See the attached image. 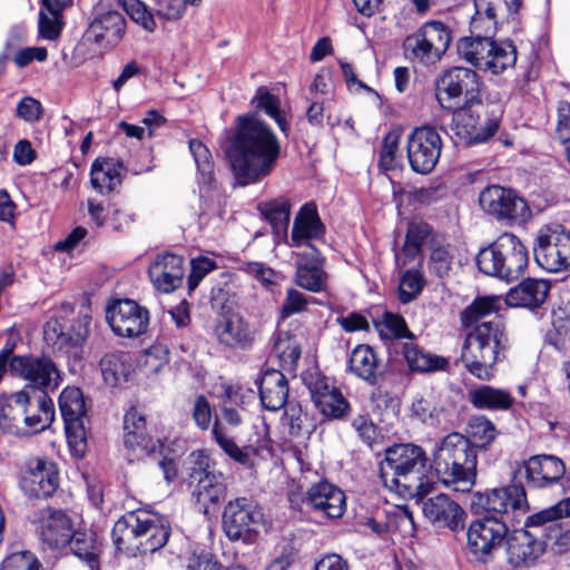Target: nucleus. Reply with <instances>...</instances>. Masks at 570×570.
<instances>
[{
    "mask_svg": "<svg viewBox=\"0 0 570 570\" xmlns=\"http://www.w3.org/2000/svg\"><path fill=\"white\" fill-rule=\"evenodd\" d=\"M498 308L499 299L485 296L474 299L461 313V323L464 327L476 323L465 337L461 361L466 371L481 381H490L494 377V366L508 344L504 325L499 316L488 322H480L483 317L495 313Z\"/></svg>",
    "mask_w": 570,
    "mask_h": 570,
    "instance_id": "1",
    "label": "nucleus"
},
{
    "mask_svg": "<svg viewBox=\"0 0 570 570\" xmlns=\"http://www.w3.org/2000/svg\"><path fill=\"white\" fill-rule=\"evenodd\" d=\"M238 121L228 157L238 185L246 186L272 173L281 155V145L271 128L255 116H240Z\"/></svg>",
    "mask_w": 570,
    "mask_h": 570,
    "instance_id": "2",
    "label": "nucleus"
},
{
    "mask_svg": "<svg viewBox=\"0 0 570 570\" xmlns=\"http://www.w3.org/2000/svg\"><path fill=\"white\" fill-rule=\"evenodd\" d=\"M425 451L413 443L394 444L386 449L380 472L386 485L404 497L423 498L433 489L426 475Z\"/></svg>",
    "mask_w": 570,
    "mask_h": 570,
    "instance_id": "3",
    "label": "nucleus"
},
{
    "mask_svg": "<svg viewBox=\"0 0 570 570\" xmlns=\"http://www.w3.org/2000/svg\"><path fill=\"white\" fill-rule=\"evenodd\" d=\"M478 455L463 434L445 435L433 450V465L440 481L456 492H470L475 484Z\"/></svg>",
    "mask_w": 570,
    "mask_h": 570,
    "instance_id": "4",
    "label": "nucleus"
},
{
    "mask_svg": "<svg viewBox=\"0 0 570 570\" xmlns=\"http://www.w3.org/2000/svg\"><path fill=\"white\" fill-rule=\"evenodd\" d=\"M529 255L522 242L511 233H503L488 247L480 249L475 263L479 271L505 282L518 281L524 273Z\"/></svg>",
    "mask_w": 570,
    "mask_h": 570,
    "instance_id": "5",
    "label": "nucleus"
},
{
    "mask_svg": "<svg viewBox=\"0 0 570 570\" xmlns=\"http://www.w3.org/2000/svg\"><path fill=\"white\" fill-rule=\"evenodd\" d=\"M429 248V269L438 277L449 275L455 258V247L446 236L423 222L412 220L407 225L403 252L407 258L414 259L422 253V246Z\"/></svg>",
    "mask_w": 570,
    "mask_h": 570,
    "instance_id": "6",
    "label": "nucleus"
},
{
    "mask_svg": "<svg viewBox=\"0 0 570 570\" xmlns=\"http://www.w3.org/2000/svg\"><path fill=\"white\" fill-rule=\"evenodd\" d=\"M456 47L466 62L494 75L512 68L517 61V48L511 41L498 43L492 37H463Z\"/></svg>",
    "mask_w": 570,
    "mask_h": 570,
    "instance_id": "7",
    "label": "nucleus"
},
{
    "mask_svg": "<svg viewBox=\"0 0 570 570\" xmlns=\"http://www.w3.org/2000/svg\"><path fill=\"white\" fill-rule=\"evenodd\" d=\"M452 42V31L443 22L431 20L403 40L406 58L424 66L439 62Z\"/></svg>",
    "mask_w": 570,
    "mask_h": 570,
    "instance_id": "8",
    "label": "nucleus"
},
{
    "mask_svg": "<svg viewBox=\"0 0 570 570\" xmlns=\"http://www.w3.org/2000/svg\"><path fill=\"white\" fill-rule=\"evenodd\" d=\"M480 81L475 71L454 67L436 81L435 97L443 109L456 111L479 101Z\"/></svg>",
    "mask_w": 570,
    "mask_h": 570,
    "instance_id": "9",
    "label": "nucleus"
},
{
    "mask_svg": "<svg viewBox=\"0 0 570 570\" xmlns=\"http://www.w3.org/2000/svg\"><path fill=\"white\" fill-rule=\"evenodd\" d=\"M264 514L250 498L239 497L227 502L222 515L223 530L228 540L254 543L263 525Z\"/></svg>",
    "mask_w": 570,
    "mask_h": 570,
    "instance_id": "10",
    "label": "nucleus"
},
{
    "mask_svg": "<svg viewBox=\"0 0 570 570\" xmlns=\"http://www.w3.org/2000/svg\"><path fill=\"white\" fill-rule=\"evenodd\" d=\"M534 261L549 273L564 272L570 267V232L561 225H546L533 242Z\"/></svg>",
    "mask_w": 570,
    "mask_h": 570,
    "instance_id": "11",
    "label": "nucleus"
},
{
    "mask_svg": "<svg viewBox=\"0 0 570 570\" xmlns=\"http://www.w3.org/2000/svg\"><path fill=\"white\" fill-rule=\"evenodd\" d=\"M73 313V305L62 303L59 309L45 323L43 340L59 350L63 347L80 346L89 335L91 316L88 313H79L72 323H66V318Z\"/></svg>",
    "mask_w": 570,
    "mask_h": 570,
    "instance_id": "12",
    "label": "nucleus"
},
{
    "mask_svg": "<svg viewBox=\"0 0 570 570\" xmlns=\"http://www.w3.org/2000/svg\"><path fill=\"white\" fill-rule=\"evenodd\" d=\"M568 517H570V498L529 515L524 525L544 527L547 544H550L556 553H564L570 551V522L560 520Z\"/></svg>",
    "mask_w": 570,
    "mask_h": 570,
    "instance_id": "13",
    "label": "nucleus"
},
{
    "mask_svg": "<svg viewBox=\"0 0 570 570\" xmlns=\"http://www.w3.org/2000/svg\"><path fill=\"white\" fill-rule=\"evenodd\" d=\"M31 397L26 390L10 395H0V429L23 438L36 433V412L31 410Z\"/></svg>",
    "mask_w": 570,
    "mask_h": 570,
    "instance_id": "14",
    "label": "nucleus"
},
{
    "mask_svg": "<svg viewBox=\"0 0 570 570\" xmlns=\"http://www.w3.org/2000/svg\"><path fill=\"white\" fill-rule=\"evenodd\" d=\"M106 321L115 335L134 338L147 332L149 312L132 299H115L106 307Z\"/></svg>",
    "mask_w": 570,
    "mask_h": 570,
    "instance_id": "15",
    "label": "nucleus"
},
{
    "mask_svg": "<svg viewBox=\"0 0 570 570\" xmlns=\"http://www.w3.org/2000/svg\"><path fill=\"white\" fill-rule=\"evenodd\" d=\"M481 208L498 220L517 223L529 216L525 200L510 188L499 185L485 187L479 196Z\"/></svg>",
    "mask_w": 570,
    "mask_h": 570,
    "instance_id": "16",
    "label": "nucleus"
},
{
    "mask_svg": "<svg viewBox=\"0 0 570 570\" xmlns=\"http://www.w3.org/2000/svg\"><path fill=\"white\" fill-rule=\"evenodd\" d=\"M508 534L505 522L491 517L473 521L468 529V550L479 562L487 563Z\"/></svg>",
    "mask_w": 570,
    "mask_h": 570,
    "instance_id": "17",
    "label": "nucleus"
},
{
    "mask_svg": "<svg viewBox=\"0 0 570 570\" xmlns=\"http://www.w3.org/2000/svg\"><path fill=\"white\" fill-rule=\"evenodd\" d=\"M442 140L435 128H415L407 138V158L411 168L419 174L431 173L440 158Z\"/></svg>",
    "mask_w": 570,
    "mask_h": 570,
    "instance_id": "18",
    "label": "nucleus"
},
{
    "mask_svg": "<svg viewBox=\"0 0 570 570\" xmlns=\"http://www.w3.org/2000/svg\"><path fill=\"white\" fill-rule=\"evenodd\" d=\"M190 476L197 481L193 490V498L204 513L208 512L210 504L215 505L225 499V478L223 473L209 470V458L203 451L196 454Z\"/></svg>",
    "mask_w": 570,
    "mask_h": 570,
    "instance_id": "19",
    "label": "nucleus"
},
{
    "mask_svg": "<svg viewBox=\"0 0 570 570\" xmlns=\"http://www.w3.org/2000/svg\"><path fill=\"white\" fill-rule=\"evenodd\" d=\"M302 503L312 512L327 519L341 518L346 509L344 492L326 480L312 484L304 493Z\"/></svg>",
    "mask_w": 570,
    "mask_h": 570,
    "instance_id": "20",
    "label": "nucleus"
},
{
    "mask_svg": "<svg viewBox=\"0 0 570 570\" xmlns=\"http://www.w3.org/2000/svg\"><path fill=\"white\" fill-rule=\"evenodd\" d=\"M521 7L522 0H474L470 37H492L497 31L499 12L507 10L508 17L513 18Z\"/></svg>",
    "mask_w": 570,
    "mask_h": 570,
    "instance_id": "21",
    "label": "nucleus"
},
{
    "mask_svg": "<svg viewBox=\"0 0 570 570\" xmlns=\"http://www.w3.org/2000/svg\"><path fill=\"white\" fill-rule=\"evenodd\" d=\"M475 504L495 514L525 513L529 510L524 487L517 483L479 493Z\"/></svg>",
    "mask_w": 570,
    "mask_h": 570,
    "instance_id": "22",
    "label": "nucleus"
},
{
    "mask_svg": "<svg viewBox=\"0 0 570 570\" xmlns=\"http://www.w3.org/2000/svg\"><path fill=\"white\" fill-rule=\"evenodd\" d=\"M505 539L507 560L514 568H529L544 553L547 543L524 529L508 533Z\"/></svg>",
    "mask_w": 570,
    "mask_h": 570,
    "instance_id": "23",
    "label": "nucleus"
},
{
    "mask_svg": "<svg viewBox=\"0 0 570 570\" xmlns=\"http://www.w3.org/2000/svg\"><path fill=\"white\" fill-rule=\"evenodd\" d=\"M213 333L219 344L229 348L246 350L255 341V333L248 322L233 312L222 313L216 320Z\"/></svg>",
    "mask_w": 570,
    "mask_h": 570,
    "instance_id": "24",
    "label": "nucleus"
},
{
    "mask_svg": "<svg viewBox=\"0 0 570 570\" xmlns=\"http://www.w3.org/2000/svg\"><path fill=\"white\" fill-rule=\"evenodd\" d=\"M454 116L453 130L465 145L483 142L494 136L499 128L497 118L481 119L470 107L459 109Z\"/></svg>",
    "mask_w": 570,
    "mask_h": 570,
    "instance_id": "25",
    "label": "nucleus"
},
{
    "mask_svg": "<svg viewBox=\"0 0 570 570\" xmlns=\"http://www.w3.org/2000/svg\"><path fill=\"white\" fill-rule=\"evenodd\" d=\"M324 235L325 226L318 216L316 205L306 203L296 214L291 238L286 243L289 247L304 246L305 250H309L312 242L323 239Z\"/></svg>",
    "mask_w": 570,
    "mask_h": 570,
    "instance_id": "26",
    "label": "nucleus"
},
{
    "mask_svg": "<svg viewBox=\"0 0 570 570\" xmlns=\"http://www.w3.org/2000/svg\"><path fill=\"white\" fill-rule=\"evenodd\" d=\"M525 479L529 485L538 489L559 482L564 473L563 461L552 454H538L523 462Z\"/></svg>",
    "mask_w": 570,
    "mask_h": 570,
    "instance_id": "27",
    "label": "nucleus"
},
{
    "mask_svg": "<svg viewBox=\"0 0 570 570\" xmlns=\"http://www.w3.org/2000/svg\"><path fill=\"white\" fill-rule=\"evenodd\" d=\"M148 274L153 285L159 292L171 293L183 283L184 258L171 253L157 255L148 268Z\"/></svg>",
    "mask_w": 570,
    "mask_h": 570,
    "instance_id": "28",
    "label": "nucleus"
},
{
    "mask_svg": "<svg viewBox=\"0 0 570 570\" xmlns=\"http://www.w3.org/2000/svg\"><path fill=\"white\" fill-rule=\"evenodd\" d=\"M422 500V511L424 517L438 527H445L452 531L463 528L465 517L464 510L448 494L438 495Z\"/></svg>",
    "mask_w": 570,
    "mask_h": 570,
    "instance_id": "29",
    "label": "nucleus"
},
{
    "mask_svg": "<svg viewBox=\"0 0 570 570\" xmlns=\"http://www.w3.org/2000/svg\"><path fill=\"white\" fill-rule=\"evenodd\" d=\"M327 274L323 268V258L315 246L297 253L295 283L297 286L320 293L325 289Z\"/></svg>",
    "mask_w": 570,
    "mask_h": 570,
    "instance_id": "30",
    "label": "nucleus"
},
{
    "mask_svg": "<svg viewBox=\"0 0 570 570\" xmlns=\"http://www.w3.org/2000/svg\"><path fill=\"white\" fill-rule=\"evenodd\" d=\"M73 0H41L38 12V36L45 40L56 41L60 38L66 24L65 10L72 6Z\"/></svg>",
    "mask_w": 570,
    "mask_h": 570,
    "instance_id": "31",
    "label": "nucleus"
},
{
    "mask_svg": "<svg viewBox=\"0 0 570 570\" xmlns=\"http://www.w3.org/2000/svg\"><path fill=\"white\" fill-rule=\"evenodd\" d=\"M126 19L119 11L109 10L98 14L89 24L86 32L89 39L97 43L116 46L125 35Z\"/></svg>",
    "mask_w": 570,
    "mask_h": 570,
    "instance_id": "32",
    "label": "nucleus"
},
{
    "mask_svg": "<svg viewBox=\"0 0 570 570\" xmlns=\"http://www.w3.org/2000/svg\"><path fill=\"white\" fill-rule=\"evenodd\" d=\"M41 538L50 548L66 546L72 533L71 521L61 509H47L41 515Z\"/></svg>",
    "mask_w": 570,
    "mask_h": 570,
    "instance_id": "33",
    "label": "nucleus"
},
{
    "mask_svg": "<svg viewBox=\"0 0 570 570\" xmlns=\"http://www.w3.org/2000/svg\"><path fill=\"white\" fill-rule=\"evenodd\" d=\"M262 405L269 411L281 410L288 397L286 376L277 370H266L258 381Z\"/></svg>",
    "mask_w": 570,
    "mask_h": 570,
    "instance_id": "34",
    "label": "nucleus"
},
{
    "mask_svg": "<svg viewBox=\"0 0 570 570\" xmlns=\"http://www.w3.org/2000/svg\"><path fill=\"white\" fill-rule=\"evenodd\" d=\"M146 521L140 519V510L128 512L121 517L114 525L111 537L118 551H125L130 554L139 552V532L140 527Z\"/></svg>",
    "mask_w": 570,
    "mask_h": 570,
    "instance_id": "35",
    "label": "nucleus"
},
{
    "mask_svg": "<svg viewBox=\"0 0 570 570\" xmlns=\"http://www.w3.org/2000/svg\"><path fill=\"white\" fill-rule=\"evenodd\" d=\"M140 519L146 523L140 527L139 553H153L168 541L170 529L163 519L149 511L140 510Z\"/></svg>",
    "mask_w": 570,
    "mask_h": 570,
    "instance_id": "36",
    "label": "nucleus"
},
{
    "mask_svg": "<svg viewBox=\"0 0 570 570\" xmlns=\"http://www.w3.org/2000/svg\"><path fill=\"white\" fill-rule=\"evenodd\" d=\"M550 284L543 279L528 278L507 294V303L510 306L538 307L547 298Z\"/></svg>",
    "mask_w": 570,
    "mask_h": 570,
    "instance_id": "37",
    "label": "nucleus"
},
{
    "mask_svg": "<svg viewBox=\"0 0 570 570\" xmlns=\"http://www.w3.org/2000/svg\"><path fill=\"white\" fill-rule=\"evenodd\" d=\"M468 400L475 409L489 411H507L514 403V399L509 391L491 385H480L470 390Z\"/></svg>",
    "mask_w": 570,
    "mask_h": 570,
    "instance_id": "38",
    "label": "nucleus"
},
{
    "mask_svg": "<svg viewBox=\"0 0 570 570\" xmlns=\"http://www.w3.org/2000/svg\"><path fill=\"white\" fill-rule=\"evenodd\" d=\"M401 352L411 372L431 373L446 370L449 366L446 358L432 354L412 342L404 343Z\"/></svg>",
    "mask_w": 570,
    "mask_h": 570,
    "instance_id": "39",
    "label": "nucleus"
},
{
    "mask_svg": "<svg viewBox=\"0 0 570 570\" xmlns=\"http://www.w3.org/2000/svg\"><path fill=\"white\" fill-rule=\"evenodd\" d=\"M90 183L101 194L112 191L121 183L120 165L112 158H97L91 165Z\"/></svg>",
    "mask_w": 570,
    "mask_h": 570,
    "instance_id": "40",
    "label": "nucleus"
},
{
    "mask_svg": "<svg viewBox=\"0 0 570 570\" xmlns=\"http://www.w3.org/2000/svg\"><path fill=\"white\" fill-rule=\"evenodd\" d=\"M379 361L376 353L368 345H357L348 360L350 371L370 384L376 383Z\"/></svg>",
    "mask_w": 570,
    "mask_h": 570,
    "instance_id": "41",
    "label": "nucleus"
},
{
    "mask_svg": "<svg viewBox=\"0 0 570 570\" xmlns=\"http://www.w3.org/2000/svg\"><path fill=\"white\" fill-rule=\"evenodd\" d=\"M291 208L289 199L284 196L258 205L259 213L271 224L275 234H283L284 236L287 234L289 225Z\"/></svg>",
    "mask_w": 570,
    "mask_h": 570,
    "instance_id": "42",
    "label": "nucleus"
},
{
    "mask_svg": "<svg viewBox=\"0 0 570 570\" xmlns=\"http://www.w3.org/2000/svg\"><path fill=\"white\" fill-rule=\"evenodd\" d=\"M212 433L216 443L224 453L239 464L249 465L252 463V458L257 455L259 452V448L253 444H248L243 448L238 446L235 441L227 435L225 429L218 421L214 423Z\"/></svg>",
    "mask_w": 570,
    "mask_h": 570,
    "instance_id": "43",
    "label": "nucleus"
},
{
    "mask_svg": "<svg viewBox=\"0 0 570 570\" xmlns=\"http://www.w3.org/2000/svg\"><path fill=\"white\" fill-rule=\"evenodd\" d=\"M129 356L125 352H110L105 354L99 366L105 382L110 386L118 385L127 380L129 373Z\"/></svg>",
    "mask_w": 570,
    "mask_h": 570,
    "instance_id": "44",
    "label": "nucleus"
},
{
    "mask_svg": "<svg viewBox=\"0 0 570 570\" xmlns=\"http://www.w3.org/2000/svg\"><path fill=\"white\" fill-rule=\"evenodd\" d=\"M68 543L75 556L86 561L91 569L98 566L100 546L94 532L76 531Z\"/></svg>",
    "mask_w": 570,
    "mask_h": 570,
    "instance_id": "45",
    "label": "nucleus"
},
{
    "mask_svg": "<svg viewBox=\"0 0 570 570\" xmlns=\"http://www.w3.org/2000/svg\"><path fill=\"white\" fill-rule=\"evenodd\" d=\"M124 445L126 449V456L129 462L142 460L147 456L154 455L161 449L159 440H154L146 433H128L124 434Z\"/></svg>",
    "mask_w": 570,
    "mask_h": 570,
    "instance_id": "46",
    "label": "nucleus"
},
{
    "mask_svg": "<svg viewBox=\"0 0 570 570\" xmlns=\"http://www.w3.org/2000/svg\"><path fill=\"white\" fill-rule=\"evenodd\" d=\"M466 433L473 448L487 449L497 436L494 424L484 415H475L469 420Z\"/></svg>",
    "mask_w": 570,
    "mask_h": 570,
    "instance_id": "47",
    "label": "nucleus"
},
{
    "mask_svg": "<svg viewBox=\"0 0 570 570\" xmlns=\"http://www.w3.org/2000/svg\"><path fill=\"white\" fill-rule=\"evenodd\" d=\"M59 405L65 422L83 420L87 409L82 392L78 387H67L59 396Z\"/></svg>",
    "mask_w": 570,
    "mask_h": 570,
    "instance_id": "48",
    "label": "nucleus"
},
{
    "mask_svg": "<svg viewBox=\"0 0 570 570\" xmlns=\"http://www.w3.org/2000/svg\"><path fill=\"white\" fill-rule=\"evenodd\" d=\"M315 407L328 419L340 420L345 417L350 412V403L337 389L320 400L313 402Z\"/></svg>",
    "mask_w": 570,
    "mask_h": 570,
    "instance_id": "49",
    "label": "nucleus"
},
{
    "mask_svg": "<svg viewBox=\"0 0 570 570\" xmlns=\"http://www.w3.org/2000/svg\"><path fill=\"white\" fill-rule=\"evenodd\" d=\"M253 101L256 102L258 109L264 110L266 115L276 121L283 132H286L287 121L279 109L281 102L276 96L272 95L267 88L259 87Z\"/></svg>",
    "mask_w": 570,
    "mask_h": 570,
    "instance_id": "50",
    "label": "nucleus"
},
{
    "mask_svg": "<svg viewBox=\"0 0 570 570\" xmlns=\"http://www.w3.org/2000/svg\"><path fill=\"white\" fill-rule=\"evenodd\" d=\"M59 487V471L53 462L38 459V498L51 497Z\"/></svg>",
    "mask_w": 570,
    "mask_h": 570,
    "instance_id": "51",
    "label": "nucleus"
},
{
    "mask_svg": "<svg viewBox=\"0 0 570 570\" xmlns=\"http://www.w3.org/2000/svg\"><path fill=\"white\" fill-rule=\"evenodd\" d=\"M375 327L381 336L386 338H412L413 334L407 328L404 318L397 314L384 313L381 321H375Z\"/></svg>",
    "mask_w": 570,
    "mask_h": 570,
    "instance_id": "52",
    "label": "nucleus"
},
{
    "mask_svg": "<svg viewBox=\"0 0 570 570\" xmlns=\"http://www.w3.org/2000/svg\"><path fill=\"white\" fill-rule=\"evenodd\" d=\"M273 353L283 364L294 366L301 356V348L295 338L287 333H278L274 341Z\"/></svg>",
    "mask_w": 570,
    "mask_h": 570,
    "instance_id": "53",
    "label": "nucleus"
},
{
    "mask_svg": "<svg viewBox=\"0 0 570 570\" xmlns=\"http://www.w3.org/2000/svg\"><path fill=\"white\" fill-rule=\"evenodd\" d=\"M189 149L194 156L196 166L204 184L210 185L214 180V164L209 149L198 139L189 141Z\"/></svg>",
    "mask_w": 570,
    "mask_h": 570,
    "instance_id": "54",
    "label": "nucleus"
},
{
    "mask_svg": "<svg viewBox=\"0 0 570 570\" xmlns=\"http://www.w3.org/2000/svg\"><path fill=\"white\" fill-rule=\"evenodd\" d=\"M302 379L309 391L312 402L320 400L327 394L331 395L332 392L337 390L331 380L317 368L307 371Z\"/></svg>",
    "mask_w": 570,
    "mask_h": 570,
    "instance_id": "55",
    "label": "nucleus"
},
{
    "mask_svg": "<svg viewBox=\"0 0 570 570\" xmlns=\"http://www.w3.org/2000/svg\"><path fill=\"white\" fill-rule=\"evenodd\" d=\"M424 278L420 271L409 269L401 278L399 286V299L403 303H410L423 289Z\"/></svg>",
    "mask_w": 570,
    "mask_h": 570,
    "instance_id": "56",
    "label": "nucleus"
},
{
    "mask_svg": "<svg viewBox=\"0 0 570 570\" xmlns=\"http://www.w3.org/2000/svg\"><path fill=\"white\" fill-rule=\"evenodd\" d=\"M131 20L141 26L146 31L154 32L156 30V21L147 6L140 0H119Z\"/></svg>",
    "mask_w": 570,
    "mask_h": 570,
    "instance_id": "57",
    "label": "nucleus"
},
{
    "mask_svg": "<svg viewBox=\"0 0 570 570\" xmlns=\"http://www.w3.org/2000/svg\"><path fill=\"white\" fill-rule=\"evenodd\" d=\"M68 444L77 458H82L86 452L87 432L83 420L65 422Z\"/></svg>",
    "mask_w": 570,
    "mask_h": 570,
    "instance_id": "58",
    "label": "nucleus"
},
{
    "mask_svg": "<svg viewBox=\"0 0 570 570\" xmlns=\"http://www.w3.org/2000/svg\"><path fill=\"white\" fill-rule=\"evenodd\" d=\"M38 390L43 389L47 393L48 391H53L58 387L60 381V374L55 365V363L46 357L38 358Z\"/></svg>",
    "mask_w": 570,
    "mask_h": 570,
    "instance_id": "59",
    "label": "nucleus"
},
{
    "mask_svg": "<svg viewBox=\"0 0 570 570\" xmlns=\"http://www.w3.org/2000/svg\"><path fill=\"white\" fill-rule=\"evenodd\" d=\"M308 416L299 404L289 402L284 413V424L289 429V433L293 436H298L303 433L306 428Z\"/></svg>",
    "mask_w": 570,
    "mask_h": 570,
    "instance_id": "60",
    "label": "nucleus"
},
{
    "mask_svg": "<svg viewBox=\"0 0 570 570\" xmlns=\"http://www.w3.org/2000/svg\"><path fill=\"white\" fill-rule=\"evenodd\" d=\"M552 325L558 343L564 344L567 341H570V304L559 306L553 311Z\"/></svg>",
    "mask_w": 570,
    "mask_h": 570,
    "instance_id": "61",
    "label": "nucleus"
},
{
    "mask_svg": "<svg viewBox=\"0 0 570 570\" xmlns=\"http://www.w3.org/2000/svg\"><path fill=\"white\" fill-rule=\"evenodd\" d=\"M216 268V263L207 257H198L191 261L190 273L188 275V289L194 291L199 282L212 271Z\"/></svg>",
    "mask_w": 570,
    "mask_h": 570,
    "instance_id": "62",
    "label": "nucleus"
},
{
    "mask_svg": "<svg viewBox=\"0 0 570 570\" xmlns=\"http://www.w3.org/2000/svg\"><path fill=\"white\" fill-rule=\"evenodd\" d=\"M157 17L164 20H178L185 13V1L183 0H156L154 7Z\"/></svg>",
    "mask_w": 570,
    "mask_h": 570,
    "instance_id": "63",
    "label": "nucleus"
},
{
    "mask_svg": "<svg viewBox=\"0 0 570 570\" xmlns=\"http://www.w3.org/2000/svg\"><path fill=\"white\" fill-rule=\"evenodd\" d=\"M1 570H36V557L30 551H18L8 556Z\"/></svg>",
    "mask_w": 570,
    "mask_h": 570,
    "instance_id": "64",
    "label": "nucleus"
}]
</instances>
